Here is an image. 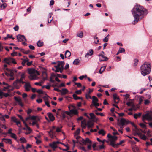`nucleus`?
I'll return each instance as SVG.
<instances>
[{"mask_svg": "<svg viewBox=\"0 0 152 152\" xmlns=\"http://www.w3.org/2000/svg\"><path fill=\"white\" fill-rule=\"evenodd\" d=\"M145 10L143 7L140 5L135 6L132 10V13L134 18V21L137 22L144 17Z\"/></svg>", "mask_w": 152, "mask_h": 152, "instance_id": "1", "label": "nucleus"}, {"mask_svg": "<svg viewBox=\"0 0 152 152\" xmlns=\"http://www.w3.org/2000/svg\"><path fill=\"white\" fill-rule=\"evenodd\" d=\"M151 67L150 64L145 62L140 67L141 74L143 76L149 74L151 72Z\"/></svg>", "mask_w": 152, "mask_h": 152, "instance_id": "2", "label": "nucleus"}, {"mask_svg": "<svg viewBox=\"0 0 152 152\" xmlns=\"http://www.w3.org/2000/svg\"><path fill=\"white\" fill-rule=\"evenodd\" d=\"M147 120L148 121H151L152 120V112L148 111L145 114L142 115V120L144 121Z\"/></svg>", "mask_w": 152, "mask_h": 152, "instance_id": "3", "label": "nucleus"}, {"mask_svg": "<svg viewBox=\"0 0 152 152\" xmlns=\"http://www.w3.org/2000/svg\"><path fill=\"white\" fill-rule=\"evenodd\" d=\"M4 61L5 63L9 64H10V63L11 62L14 64H16V62L15 61V60L13 58H5L4 59Z\"/></svg>", "mask_w": 152, "mask_h": 152, "instance_id": "4", "label": "nucleus"}, {"mask_svg": "<svg viewBox=\"0 0 152 152\" xmlns=\"http://www.w3.org/2000/svg\"><path fill=\"white\" fill-rule=\"evenodd\" d=\"M57 66H55V68L57 67L60 68V69L61 71L62 70H63L64 69V61H58Z\"/></svg>", "mask_w": 152, "mask_h": 152, "instance_id": "5", "label": "nucleus"}, {"mask_svg": "<svg viewBox=\"0 0 152 152\" xmlns=\"http://www.w3.org/2000/svg\"><path fill=\"white\" fill-rule=\"evenodd\" d=\"M13 86L15 88L17 89H18L20 88L21 86L19 82V79H17L13 82Z\"/></svg>", "mask_w": 152, "mask_h": 152, "instance_id": "6", "label": "nucleus"}, {"mask_svg": "<svg viewBox=\"0 0 152 152\" xmlns=\"http://www.w3.org/2000/svg\"><path fill=\"white\" fill-rule=\"evenodd\" d=\"M11 121L16 123L17 125L19 127H21V125L20 122L18 121L17 119L15 117H11Z\"/></svg>", "mask_w": 152, "mask_h": 152, "instance_id": "7", "label": "nucleus"}, {"mask_svg": "<svg viewBox=\"0 0 152 152\" xmlns=\"http://www.w3.org/2000/svg\"><path fill=\"white\" fill-rule=\"evenodd\" d=\"M17 37L18 41L23 42L24 41H26V39L24 35L19 34L17 36Z\"/></svg>", "mask_w": 152, "mask_h": 152, "instance_id": "8", "label": "nucleus"}, {"mask_svg": "<svg viewBox=\"0 0 152 152\" xmlns=\"http://www.w3.org/2000/svg\"><path fill=\"white\" fill-rule=\"evenodd\" d=\"M98 56L99 57H101L103 58L102 59H101L100 58H99V61H107L108 60V58L107 57L105 56L103 54H99L98 55Z\"/></svg>", "mask_w": 152, "mask_h": 152, "instance_id": "9", "label": "nucleus"}, {"mask_svg": "<svg viewBox=\"0 0 152 152\" xmlns=\"http://www.w3.org/2000/svg\"><path fill=\"white\" fill-rule=\"evenodd\" d=\"M86 123L88 129L92 127L94 124V123L91 120L88 121Z\"/></svg>", "mask_w": 152, "mask_h": 152, "instance_id": "10", "label": "nucleus"}, {"mask_svg": "<svg viewBox=\"0 0 152 152\" xmlns=\"http://www.w3.org/2000/svg\"><path fill=\"white\" fill-rule=\"evenodd\" d=\"M93 50L92 49H90L88 53L86 54L85 57L88 58L89 56H91L93 55Z\"/></svg>", "mask_w": 152, "mask_h": 152, "instance_id": "11", "label": "nucleus"}, {"mask_svg": "<svg viewBox=\"0 0 152 152\" xmlns=\"http://www.w3.org/2000/svg\"><path fill=\"white\" fill-rule=\"evenodd\" d=\"M60 143L59 141L53 142L52 143L50 144V146L54 149H55L57 147V144Z\"/></svg>", "mask_w": 152, "mask_h": 152, "instance_id": "12", "label": "nucleus"}, {"mask_svg": "<svg viewBox=\"0 0 152 152\" xmlns=\"http://www.w3.org/2000/svg\"><path fill=\"white\" fill-rule=\"evenodd\" d=\"M129 123V122L128 121H127L124 118H122L121 119L120 122L118 123L124 125L127 124Z\"/></svg>", "mask_w": 152, "mask_h": 152, "instance_id": "13", "label": "nucleus"}, {"mask_svg": "<svg viewBox=\"0 0 152 152\" xmlns=\"http://www.w3.org/2000/svg\"><path fill=\"white\" fill-rule=\"evenodd\" d=\"M2 141H4L7 144H12V141L11 139L3 138Z\"/></svg>", "mask_w": 152, "mask_h": 152, "instance_id": "14", "label": "nucleus"}, {"mask_svg": "<svg viewBox=\"0 0 152 152\" xmlns=\"http://www.w3.org/2000/svg\"><path fill=\"white\" fill-rule=\"evenodd\" d=\"M55 132L52 130H51L49 132V136L52 138H54L55 137H56V136L55 135Z\"/></svg>", "mask_w": 152, "mask_h": 152, "instance_id": "15", "label": "nucleus"}, {"mask_svg": "<svg viewBox=\"0 0 152 152\" xmlns=\"http://www.w3.org/2000/svg\"><path fill=\"white\" fill-rule=\"evenodd\" d=\"M29 78L31 80H36L38 78V77L35 74L31 75Z\"/></svg>", "mask_w": 152, "mask_h": 152, "instance_id": "16", "label": "nucleus"}, {"mask_svg": "<svg viewBox=\"0 0 152 152\" xmlns=\"http://www.w3.org/2000/svg\"><path fill=\"white\" fill-rule=\"evenodd\" d=\"M31 87L29 83H26V84L25 85V90L26 91H29L30 90V88Z\"/></svg>", "mask_w": 152, "mask_h": 152, "instance_id": "17", "label": "nucleus"}, {"mask_svg": "<svg viewBox=\"0 0 152 152\" xmlns=\"http://www.w3.org/2000/svg\"><path fill=\"white\" fill-rule=\"evenodd\" d=\"M137 134L138 135H140V137L141 139L144 140H145L146 139L147 137L145 135H142L141 132H139Z\"/></svg>", "mask_w": 152, "mask_h": 152, "instance_id": "18", "label": "nucleus"}, {"mask_svg": "<svg viewBox=\"0 0 152 152\" xmlns=\"http://www.w3.org/2000/svg\"><path fill=\"white\" fill-rule=\"evenodd\" d=\"M6 70L9 72L10 76L11 77H13L14 76V74L13 72V70L9 69L7 68L6 69Z\"/></svg>", "mask_w": 152, "mask_h": 152, "instance_id": "19", "label": "nucleus"}, {"mask_svg": "<svg viewBox=\"0 0 152 152\" xmlns=\"http://www.w3.org/2000/svg\"><path fill=\"white\" fill-rule=\"evenodd\" d=\"M60 92H61L62 95H64L68 93V91L66 88H63L61 90Z\"/></svg>", "mask_w": 152, "mask_h": 152, "instance_id": "20", "label": "nucleus"}, {"mask_svg": "<svg viewBox=\"0 0 152 152\" xmlns=\"http://www.w3.org/2000/svg\"><path fill=\"white\" fill-rule=\"evenodd\" d=\"M48 117L51 121H53L55 119V118L53 115L51 113H48Z\"/></svg>", "mask_w": 152, "mask_h": 152, "instance_id": "21", "label": "nucleus"}, {"mask_svg": "<svg viewBox=\"0 0 152 152\" xmlns=\"http://www.w3.org/2000/svg\"><path fill=\"white\" fill-rule=\"evenodd\" d=\"M28 71L29 74L31 75L34 74L35 72H36V70L33 69H29L28 70Z\"/></svg>", "mask_w": 152, "mask_h": 152, "instance_id": "22", "label": "nucleus"}, {"mask_svg": "<svg viewBox=\"0 0 152 152\" xmlns=\"http://www.w3.org/2000/svg\"><path fill=\"white\" fill-rule=\"evenodd\" d=\"M113 99L114 100V102L116 103H117L118 102V101H117L116 100H118L119 99V98L117 97V94H114L113 95Z\"/></svg>", "mask_w": 152, "mask_h": 152, "instance_id": "23", "label": "nucleus"}, {"mask_svg": "<svg viewBox=\"0 0 152 152\" xmlns=\"http://www.w3.org/2000/svg\"><path fill=\"white\" fill-rule=\"evenodd\" d=\"M70 111L71 113L75 115H77L78 114L77 110L75 109H73L70 110Z\"/></svg>", "mask_w": 152, "mask_h": 152, "instance_id": "24", "label": "nucleus"}, {"mask_svg": "<svg viewBox=\"0 0 152 152\" xmlns=\"http://www.w3.org/2000/svg\"><path fill=\"white\" fill-rule=\"evenodd\" d=\"M71 55L70 52L69 50H66L65 54V58L69 57Z\"/></svg>", "mask_w": 152, "mask_h": 152, "instance_id": "25", "label": "nucleus"}, {"mask_svg": "<svg viewBox=\"0 0 152 152\" xmlns=\"http://www.w3.org/2000/svg\"><path fill=\"white\" fill-rule=\"evenodd\" d=\"M110 145L112 146L114 148H117V147L118 145L117 144H115L114 143V141L113 140H110Z\"/></svg>", "mask_w": 152, "mask_h": 152, "instance_id": "26", "label": "nucleus"}, {"mask_svg": "<svg viewBox=\"0 0 152 152\" xmlns=\"http://www.w3.org/2000/svg\"><path fill=\"white\" fill-rule=\"evenodd\" d=\"M110 145L112 146L114 148H117V147L118 145L117 144H115L114 143V141L113 140H110Z\"/></svg>", "mask_w": 152, "mask_h": 152, "instance_id": "27", "label": "nucleus"}, {"mask_svg": "<svg viewBox=\"0 0 152 152\" xmlns=\"http://www.w3.org/2000/svg\"><path fill=\"white\" fill-rule=\"evenodd\" d=\"M86 123V122L85 121H83L81 122V126L83 128L85 129L86 126H87Z\"/></svg>", "mask_w": 152, "mask_h": 152, "instance_id": "28", "label": "nucleus"}, {"mask_svg": "<svg viewBox=\"0 0 152 152\" xmlns=\"http://www.w3.org/2000/svg\"><path fill=\"white\" fill-rule=\"evenodd\" d=\"M80 61L79 59H76L73 62V64H74L77 65L79 64Z\"/></svg>", "mask_w": 152, "mask_h": 152, "instance_id": "29", "label": "nucleus"}, {"mask_svg": "<svg viewBox=\"0 0 152 152\" xmlns=\"http://www.w3.org/2000/svg\"><path fill=\"white\" fill-rule=\"evenodd\" d=\"M94 42L96 44H98L99 42V40L98 39V38L96 36H94Z\"/></svg>", "mask_w": 152, "mask_h": 152, "instance_id": "30", "label": "nucleus"}, {"mask_svg": "<svg viewBox=\"0 0 152 152\" xmlns=\"http://www.w3.org/2000/svg\"><path fill=\"white\" fill-rule=\"evenodd\" d=\"M37 44L38 47H41L43 45V42H41L40 40L38 41L37 42Z\"/></svg>", "mask_w": 152, "mask_h": 152, "instance_id": "31", "label": "nucleus"}, {"mask_svg": "<svg viewBox=\"0 0 152 152\" xmlns=\"http://www.w3.org/2000/svg\"><path fill=\"white\" fill-rule=\"evenodd\" d=\"M98 101V99L97 97L94 96H92V103H93V102H95Z\"/></svg>", "mask_w": 152, "mask_h": 152, "instance_id": "32", "label": "nucleus"}, {"mask_svg": "<svg viewBox=\"0 0 152 152\" xmlns=\"http://www.w3.org/2000/svg\"><path fill=\"white\" fill-rule=\"evenodd\" d=\"M141 115V113H139L138 114L135 113L134 115V117L135 119H137L138 117H140Z\"/></svg>", "mask_w": 152, "mask_h": 152, "instance_id": "33", "label": "nucleus"}, {"mask_svg": "<svg viewBox=\"0 0 152 152\" xmlns=\"http://www.w3.org/2000/svg\"><path fill=\"white\" fill-rule=\"evenodd\" d=\"M98 133L100 134H101L102 135H104L105 134V132L103 129H101L98 132Z\"/></svg>", "mask_w": 152, "mask_h": 152, "instance_id": "34", "label": "nucleus"}, {"mask_svg": "<svg viewBox=\"0 0 152 152\" xmlns=\"http://www.w3.org/2000/svg\"><path fill=\"white\" fill-rule=\"evenodd\" d=\"M45 95H46V96H44L42 97V98L44 99V100L45 101H48V98H50L46 94H45Z\"/></svg>", "mask_w": 152, "mask_h": 152, "instance_id": "35", "label": "nucleus"}, {"mask_svg": "<svg viewBox=\"0 0 152 152\" xmlns=\"http://www.w3.org/2000/svg\"><path fill=\"white\" fill-rule=\"evenodd\" d=\"M21 78L19 80H23L25 77V73H22L20 75Z\"/></svg>", "mask_w": 152, "mask_h": 152, "instance_id": "36", "label": "nucleus"}, {"mask_svg": "<svg viewBox=\"0 0 152 152\" xmlns=\"http://www.w3.org/2000/svg\"><path fill=\"white\" fill-rule=\"evenodd\" d=\"M95 113L97 115H99L101 116H103L104 115L102 113H98L97 111L96 110H95Z\"/></svg>", "mask_w": 152, "mask_h": 152, "instance_id": "37", "label": "nucleus"}, {"mask_svg": "<svg viewBox=\"0 0 152 152\" xmlns=\"http://www.w3.org/2000/svg\"><path fill=\"white\" fill-rule=\"evenodd\" d=\"M143 97L142 96H140L139 97V104H140L142 103L143 100Z\"/></svg>", "mask_w": 152, "mask_h": 152, "instance_id": "38", "label": "nucleus"}, {"mask_svg": "<svg viewBox=\"0 0 152 152\" xmlns=\"http://www.w3.org/2000/svg\"><path fill=\"white\" fill-rule=\"evenodd\" d=\"M56 69L55 70V72H60L61 73H62L63 70H62L61 71L60 68H58L57 67H56V68H55Z\"/></svg>", "mask_w": 152, "mask_h": 152, "instance_id": "39", "label": "nucleus"}, {"mask_svg": "<svg viewBox=\"0 0 152 152\" xmlns=\"http://www.w3.org/2000/svg\"><path fill=\"white\" fill-rule=\"evenodd\" d=\"M109 35H107L103 39V41L104 42H107L108 41Z\"/></svg>", "mask_w": 152, "mask_h": 152, "instance_id": "40", "label": "nucleus"}, {"mask_svg": "<svg viewBox=\"0 0 152 152\" xmlns=\"http://www.w3.org/2000/svg\"><path fill=\"white\" fill-rule=\"evenodd\" d=\"M28 60L27 58H26V59H24L22 63V65L23 66H24L25 65V63L26 62L27 63V62H28Z\"/></svg>", "mask_w": 152, "mask_h": 152, "instance_id": "41", "label": "nucleus"}, {"mask_svg": "<svg viewBox=\"0 0 152 152\" xmlns=\"http://www.w3.org/2000/svg\"><path fill=\"white\" fill-rule=\"evenodd\" d=\"M20 140L22 142H26V139L23 137H21L20 139Z\"/></svg>", "mask_w": 152, "mask_h": 152, "instance_id": "42", "label": "nucleus"}, {"mask_svg": "<svg viewBox=\"0 0 152 152\" xmlns=\"http://www.w3.org/2000/svg\"><path fill=\"white\" fill-rule=\"evenodd\" d=\"M10 136L12 137L15 139H16L17 138V137L16 136V135H15V134L14 133H12L11 134Z\"/></svg>", "mask_w": 152, "mask_h": 152, "instance_id": "43", "label": "nucleus"}, {"mask_svg": "<svg viewBox=\"0 0 152 152\" xmlns=\"http://www.w3.org/2000/svg\"><path fill=\"white\" fill-rule=\"evenodd\" d=\"M80 129H78L75 132V134L76 135H78L80 132Z\"/></svg>", "mask_w": 152, "mask_h": 152, "instance_id": "44", "label": "nucleus"}, {"mask_svg": "<svg viewBox=\"0 0 152 152\" xmlns=\"http://www.w3.org/2000/svg\"><path fill=\"white\" fill-rule=\"evenodd\" d=\"M118 51L119 53H122V52H125V50L124 48H119Z\"/></svg>", "mask_w": 152, "mask_h": 152, "instance_id": "45", "label": "nucleus"}, {"mask_svg": "<svg viewBox=\"0 0 152 152\" xmlns=\"http://www.w3.org/2000/svg\"><path fill=\"white\" fill-rule=\"evenodd\" d=\"M96 143H94L93 145H92V147H93V150H98L99 149H96L95 148V147H96Z\"/></svg>", "mask_w": 152, "mask_h": 152, "instance_id": "46", "label": "nucleus"}, {"mask_svg": "<svg viewBox=\"0 0 152 152\" xmlns=\"http://www.w3.org/2000/svg\"><path fill=\"white\" fill-rule=\"evenodd\" d=\"M42 83H43V82H36L34 84L36 86H41Z\"/></svg>", "mask_w": 152, "mask_h": 152, "instance_id": "47", "label": "nucleus"}, {"mask_svg": "<svg viewBox=\"0 0 152 152\" xmlns=\"http://www.w3.org/2000/svg\"><path fill=\"white\" fill-rule=\"evenodd\" d=\"M131 123L132 125L133 126L135 127L136 131H138L139 130L138 129H137V126L135 125L134 123L133 122H131Z\"/></svg>", "mask_w": 152, "mask_h": 152, "instance_id": "48", "label": "nucleus"}, {"mask_svg": "<svg viewBox=\"0 0 152 152\" xmlns=\"http://www.w3.org/2000/svg\"><path fill=\"white\" fill-rule=\"evenodd\" d=\"M112 140H111L114 141L116 140L117 139V137L116 136H112L111 138Z\"/></svg>", "mask_w": 152, "mask_h": 152, "instance_id": "49", "label": "nucleus"}, {"mask_svg": "<svg viewBox=\"0 0 152 152\" xmlns=\"http://www.w3.org/2000/svg\"><path fill=\"white\" fill-rule=\"evenodd\" d=\"M65 113H66V114H67L68 112L67 111H66L65 112H63V113L61 114L62 117L63 118H65L66 117Z\"/></svg>", "mask_w": 152, "mask_h": 152, "instance_id": "50", "label": "nucleus"}, {"mask_svg": "<svg viewBox=\"0 0 152 152\" xmlns=\"http://www.w3.org/2000/svg\"><path fill=\"white\" fill-rule=\"evenodd\" d=\"M83 32H81L80 33L77 34V36L80 38H82L83 37Z\"/></svg>", "mask_w": 152, "mask_h": 152, "instance_id": "51", "label": "nucleus"}, {"mask_svg": "<svg viewBox=\"0 0 152 152\" xmlns=\"http://www.w3.org/2000/svg\"><path fill=\"white\" fill-rule=\"evenodd\" d=\"M11 86L9 85H8L7 86V87H4V88L3 89V90L4 91H5L6 89H8L9 88L11 87Z\"/></svg>", "mask_w": 152, "mask_h": 152, "instance_id": "52", "label": "nucleus"}, {"mask_svg": "<svg viewBox=\"0 0 152 152\" xmlns=\"http://www.w3.org/2000/svg\"><path fill=\"white\" fill-rule=\"evenodd\" d=\"M139 125L142 128H146V125L143 123H140L139 124Z\"/></svg>", "mask_w": 152, "mask_h": 152, "instance_id": "53", "label": "nucleus"}, {"mask_svg": "<svg viewBox=\"0 0 152 152\" xmlns=\"http://www.w3.org/2000/svg\"><path fill=\"white\" fill-rule=\"evenodd\" d=\"M15 99L17 102H18V103L19 102H20V101H21V99L19 98H17L16 97H14Z\"/></svg>", "mask_w": 152, "mask_h": 152, "instance_id": "54", "label": "nucleus"}, {"mask_svg": "<svg viewBox=\"0 0 152 152\" xmlns=\"http://www.w3.org/2000/svg\"><path fill=\"white\" fill-rule=\"evenodd\" d=\"M90 115L91 117V118L93 119L95 117V115L94 113H91L90 114Z\"/></svg>", "mask_w": 152, "mask_h": 152, "instance_id": "55", "label": "nucleus"}, {"mask_svg": "<svg viewBox=\"0 0 152 152\" xmlns=\"http://www.w3.org/2000/svg\"><path fill=\"white\" fill-rule=\"evenodd\" d=\"M126 104L129 106H132V105L133 104H132V102H129L126 103Z\"/></svg>", "mask_w": 152, "mask_h": 152, "instance_id": "56", "label": "nucleus"}, {"mask_svg": "<svg viewBox=\"0 0 152 152\" xmlns=\"http://www.w3.org/2000/svg\"><path fill=\"white\" fill-rule=\"evenodd\" d=\"M32 110L30 109H28L27 111H26L28 115H29L32 112Z\"/></svg>", "mask_w": 152, "mask_h": 152, "instance_id": "57", "label": "nucleus"}, {"mask_svg": "<svg viewBox=\"0 0 152 152\" xmlns=\"http://www.w3.org/2000/svg\"><path fill=\"white\" fill-rule=\"evenodd\" d=\"M85 140L86 143H91V141L88 138H86Z\"/></svg>", "mask_w": 152, "mask_h": 152, "instance_id": "58", "label": "nucleus"}, {"mask_svg": "<svg viewBox=\"0 0 152 152\" xmlns=\"http://www.w3.org/2000/svg\"><path fill=\"white\" fill-rule=\"evenodd\" d=\"M36 92L37 93H38L39 94H42L43 93V91H42L41 89H38V90H37L36 91Z\"/></svg>", "mask_w": 152, "mask_h": 152, "instance_id": "59", "label": "nucleus"}, {"mask_svg": "<svg viewBox=\"0 0 152 152\" xmlns=\"http://www.w3.org/2000/svg\"><path fill=\"white\" fill-rule=\"evenodd\" d=\"M75 84L76 85L77 87H80L81 86V84L80 83H75Z\"/></svg>", "mask_w": 152, "mask_h": 152, "instance_id": "60", "label": "nucleus"}, {"mask_svg": "<svg viewBox=\"0 0 152 152\" xmlns=\"http://www.w3.org/2000/svg\"><path fill=\"white\" fill-rule=\"evenodd\" d=\"M86 97L87 99H91V97L88 93L86 94Z\"/></svg>", "mask_w": 152, "mask_h": 152, "instance_id": "61", "label": "nucleus"}, {"mask_svg": "<svg viewBox=\"0 0 152 152\" xmlns=\"http://www.w3.org/2000/svg\"><path fill=\"white\" fill-rule=\"evenodd\" d=\"M72 96H73V98L75 100H77V96L76 94H73Z\"/></svg>", "mask_w": 152, "mask_h": 152, "instance_id": "62", "label": "nucleus"}, {"mask_svg": "<svg viewBox=\"0 0 152 152\" xmlns=\"http://www.w3.org/2000/svg\"><path fill=\"white\" fill-rule=\"evenodd\" d=\"M118 126L120 127V129H121L122 130L124 128V126H123L124 125H122L120 124H119V123L118 124Z\"/></svg>", "mask_w": 152, "mask_h": 152, "instance_id": "63", "label": "nucleus"}, {"mask_svg": "<svg viewBox=\"0 0 152 152\" xmlns=\"http://www.w3.org/2000/svg\"><path fill=\"white\" fill-rule=\"evenodd\" d=\"M150 102L148 100H145L144 104L145 105L148 104L150 103Z\"/></svg>", "mask_w": 152, "mask_h": 152, "instance_id": "64", "label": "nucleus"}]
</instances>
